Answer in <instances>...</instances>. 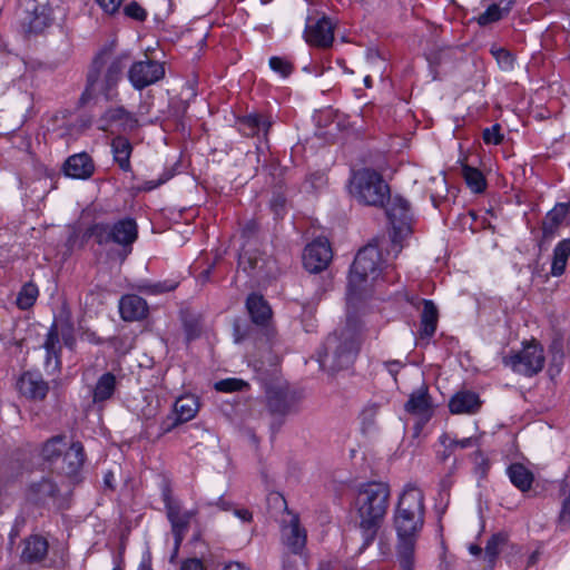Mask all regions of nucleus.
<instances>
[{
	"mask_svg": "<svg viewBox=\"0 0 570 570\" xmlns=\"http://www.w3.org/2000/svg\"><path fill=\"white\" fill-rule=\"evenodd\" d=\"M304 38L309 46L327 49L334 41V24L330 18H308L304 30Z\"/></svg>",
	"mask_w": 570,
	"mask_h": 570,
	"instance_id": "15",
	"label": "nucleus"
},
{
	"mask_svg": "<svg viewBox=\"0 0 570 570\" xmlns=\"http://www.w3.org/2000/svg\"><path fill=\"white\" fill-rule=\"evenodd\" d=\"M420 337L430 340L438 327L439 311L431 299H422Z\"/></svg>",
	"mask_w": 570,
	"mask_h": 570,
	"instance_id": "27",
	"label": "nucleus"
},
{
	"mask_svg": "<svg viewBox=\"0 0 570 570\" xmlns=\"http://www.w3.org/2000/svg\"><path fill=\"white\" fill-rule=\"evenodd\" d=\"M385 213L393 228V243H400L412 233V212L410 203L400 195L391 196L385 203Z\"/></svg>",
	"mask_w": 570,
	"mask_h": 570,
	"instance_id": "11",
	"label": "nucleus"
},
{
	"mask_svg": "<svg viewBox=\"0 0 570 570\" xmlns=\"http://www.w3.org/2000/svg\"><path fill=\"white\" fill-rule=\"evenodd\" d=\"M114 481H115V476H114V473L111 471H108L105 476H104V483L107 488H109L110 490H114L115 489V484H114Z\"/></svg>",
	"mask_w": 570,
	"mask_h": 570,
	"instance_id": "64",
	"label": "nucleus"
},
{
	"mask_svg": "<svg viewBox=\"0 0 570 570\" xmlns=\"http://www.w3.org/2000/svg\"><path fill=\"white\" fill-rule=\"evenodd\" d=\"M177 285L178 284L176 282H170V281L149 283V284L141 285L140 291H142L146 294L157 295V294L174 291L177 287Z\"/></svg>",
	"mask_w": 570,
	"mask_h": 570,
	"instance_id": "45",
	"label": "nucleus"
},
{
	"mask_svg": "<svg viewBox=\"0 0 570 570\" xmlns=\"http://www.w3.org/2000/svg\"><path fill=\"white\" fill-rule=\"evenodd\" d=\"M507 474L511 483L521 492L529 491L534 481L533 473L522 463L510 464L507 469Z\"/></svg>",
	"mask_w": 570,
	"mask_h": 570,
	"instance_id": "29",
	"label": "nucleus"
},
{
	"mask_svg": "<svg viewBox=\"0 0 570 570\" xmlns=\"http://www.w3.org/2000/svg\"><path fill=\"white\" fill-rule=\"evenodd\" d=\"M170 177H171V176H170V174H168V173H164V174L160 176V178H159V179H157V180H148V181H146V183H145V185H144V189H145V190H148V191H149V190H153V189H155V188L159 187L160 185L165 184L166 181H168V180L170 179Z\"/></svg>",
	"mask_w": 570,
	"mask_h": 570,
	"instance_id": "56",
	"label": "nucleus"
},
{
	"mask_svg": "<svg viewBox=\"0 0 570 570\" xmlns=\"http://www.w3.org/2000/svg\"><path fill=\"white\" fill-rule=\"evenodd\" d=\"M26 523L27 519L22 513L16 517L9 533V540L11 544H13L16 539L20 535L22 529L26 527Z\"/></svg>",
	"mask_w": 570,
	"mask_h": 570,
	"instance_id": "50",
	"label": "nucleus"
},
{
	"mask_svg": "<svg viewBox=\"0 0 570 570\" xmlns=\"http://www.w3.org/2000/svg\"><path fill=\"white\" fill-rule=\"evenodd\" d=\"M324 358L322 364L331 363L333 370L348 367L358 352V343L350 331H343L341 335H330L324 345Z\"/></svg>",
	"mask_w": 570,
	"mask_h": 570,
	"instance_id": "8",
	"label": "nucleus"
},
{
	"mask_svg": "<svg viewBox=\"0 0 570 570\" xmlns=\"http://www.w3.org/2000/svg\"><path fill=\"white\" fill-rule=\"evenodd\" d=\"M491 53L497 59L499 66L502 69H504V70L512 69L514 59L509 50H507L504 48H492Z\"/></svg>",
	"mask_w": 570,
	"mask_h": 570,
	"instance_id": "46",
	"label": "nucleus"
},
{
	"mask_svg": "<svg viewBox=\"0 0 570 570\" xmlns=\"http://www.w3.org/2000/svg\"><path fill=\"white\" fill-rule=\"evenodd\" d=\"M58 322L59 336L62 338L63 344L73 350L76 346V336L73 324L69 317L60 318Z\"/></svg>",
	"mask_w": 570,
	"mask_h": 570,
	"instance_id": "41",
	"label": "nucleus"
},
{
	"mask_svg": "<svg viewBox=\"0 0 570 570\" xmlns=\"http://www.w3.org/2000/svg\"><path fill=\"white\" fill-rule=\"evenodd\" d=\"M183 327L188 342L198 338L203 330L199 317L194 315H185L183 317Z\"/></svg>",
	"mask_w": 570,
	"mask_h": 570,
	"instance_id": "43",
	"label": "nucleus"
},
{
	"mask_svg": "<svg viewBox=\"0 0 570 570\" xmlns=\"http://www.w3.org/2000/svg\"><path fill=\"white\" fill-rule=\"evenodd\" d=\"M401 570H414V557H397Z\"/></svg>",
	"mask_w": 570,
	"mask_h": 570,
	"instance_id": "59",
	"label": "nucleus"
},
{
	"mask_svg": "<svg viewBox=\"0 0 570 570\" xmlns=\"http://www.w3.org/2000/svg\"><path fill=\"white\" fill-rule=\"evenodd\" d=\"M66 445V435H53L42 443L40 458L42 461L53 464L62 455Z\"/></svg>",
	"mask_w": 570,
	"mask_h": 570,
	"instance_id": "30",
	"label": "nucleus"
},
{
	"mask_svg": "<svg viewBox=\"0 0 570 570\" xmlns=\"http://www.w3.org/2000/svg\"><path fill=\"white\" fill-rule=\"evenodd\" d=\"M453 484L452 472L446 474L440 482L441 491L449 492Z\"/></svg>",
	"mask_w": 570,
	"mask_h": 570,
	"instance_id": "61",
	"label": "nucleus"
},
{
	"mask_svg": "<svg viewBox=\"0 0 570 570\" xmlns=\"http://www.w3.org/2000/svg\"><path fill=\"white\" fill-rule=\"evenodd\" d=\"M161 499L166 510V517L170 523L171 533L174 535V550L171 561L177 557L181 542L184 541L191 519L196 515L195 510L184 511L181 504L173 495L170 482L164 480L160 485Z\"/></svg>",
	"mask_w": 570,
	"mask_h": 570,
	"instance_id": "7",
	"label": "nucleus"
},
{
	"mask_svg": "<svg viewBox=\"0 0 570 570\" xmlns=\"http://www.w3.org/2000/svg\"><path fill=\"white\" fill-rule=\"evenodd\" d=\"M238 267L258 282L274 278L278 274L275 258L261 252L252 242L244 245L238 256Z\"/></svg>",
	"mask_w": 570,
	"mask_h": 570,
	"instance_id": "9",
	"label": "nucleus"
},
{
	"mask_svg": "<svg viewBox=\"0 0 570 570\" xmlns=\"http://www.w3.org/2000/svg\"><path fill=\"white\" fill-rule=\"evenodd\" d=\"M238 126L243 135L253 137L258 135L261 130H264L266 134L272 124L259 114H250L239 118Z\"/></svg>",
	"mask_w": 570,
	"mask_h": 570,
	"instance_id": "31",
	"label": "nucleus"
},
{
	"mask_svg": "<svg viewBox=\"0 0 570 570\" xmlns=\"http://www.w3.org/2000/svg\"><path fill=\"white\" fill-rule=\"evenodd\" d=\"M386 367L389 372L395 376L399 373L400 368L402 367V364L399 361H390L386 362Z\"/></svg>",
	"mask_w": 570,
	"mask_h": 570,
	"instance_id": "62",
	"label": "nucleus"
},
{
	"mask_svg": "<svg viewBox=\"0 0 570 570\" xmlns=\"http://www.w3.org/2000/svg\"><path fill=\"white\" fill-rule=\"evenodd\" d=\"M482 138L487 145H500L503 140L501 126L499 124H494L493 126L483 129Z\"/></svg>",
	"mask_w": 570,
	"mask_h": 570,
	"instance_id": "48",
	"label": "nucleus"
},
{
	"mask_svg": "<svg viewBox=\"0 0 570 570\" xmlns=\"http://www.w3.org/2000/svg\"><path fill=\"white\" fill-rule=\"evenodd\" d=\"M59 331H58V322H53L50 326L47 338L45 341L43 347L47 351L48 356L59 357L61 352V346L59 345Z\"/></svg>",
	"mask_w": 570,
	"mask_h": 570,
	"instance_id": "42",
	"label": "nucleus"
},
{
	"mask_svg": "<svg viewBox=\"0 0 570 570\" xmlns=\"http://www.w3.org/2000/svg\"><path fill=\"white\" fill-rule=\"evenodd\" d=\"M570 256V239H562L553 249V259L551 264L552 276H561L567 266Z\"/></svg>",
	"mask_w": 570,
	"mask_h": 570,
	"instance_id": "35",
	"label": "nucleus"
},
{
	"mask_svg": "<svg viewBox=\"0 0 570 570\" xmlns=\"http://www.w3.org/2000/svg\"><path fill=\"white\" fill-rule=\"evenodd\" d=\"M267 407L272 415L284 417L295 412L301 395L288 385L271 386L266 391Z\"/></svg>",
	"mask_w": 570,
	"mask_h": 570,
	"instance_id": "12",
	"label": "nucleus"
},
{
	"mask_svg": "<svg viewBox=\"0 0 570 570\" xmlns=\"http://www.w3.org/2000/svg\"><path fill=\"white\" fill-rule=\"evenodd\" d=\"M404 410L426 423L433 415V406L431 396L429 394V387L422 384L417 390L413 391L407 402L404 405Z\"/></svg>",
	"mask_w": 570,
	"mask_h": 570,
	"instance_id": "18",
	"label": "nucleus"
},
{
	"mask_svg": "<svg viewBox=\"0 0 570 570\" xmlns=\"http://www.w3.org/2000/svg\"><path fill=\"white\" fill-rule=\"evenodd\" d=\"M480 395L470 390L458 391L449 401V410L452 414L472 415L482 406Z\"/></svg>",
	"mask_w": 570,
	"mask_h": 570,
	"instance_id": "20",
	"label": "nucleus"
},
{
	"mask_svg": "<svg viewBox=\"0 0 570 570\" xmlns=\"http://www.w3.org/2000/svg\"><path fill=\"white\" fill-rule=\"evenodd\" d=\"M462 177L473 193H483L487 188L484 175L478 168L469 165L462 166Z\"/></svg>",
	"mask_w": 570,
	"mask_h": 570,
	"instance_id": "37",
	"label": "nucleus"
},
{
	"mask_svg": "<svg viewBox=\"0 0 570 570\" xmlns=\"http://www.w3.org/2000/svg\"><path fill=\"white\" fill-rule=\"evenodd\" d=\"M332 256L330 243L326 239H316L305 247L303 265L309 273H320L327 267Z\"/></svg>",
	"mask_w": 570,
	"mask_h": 570,
	"instance_id": "16",
	"label": "nucleus"
},
{
	"mask_svg": "<svg viewBox=\"0 0 570 570\" xmlns=\"http://www.w3.org/2000/svg\"><path fill=\"white\" fill-rule=\"evenodd\" d=\"M350 193L360 203L372 207H384L391 189L383 176L372 168L353 173Z\"/></svg>",
	"mask_w": 570,
	"mask_h": 570,
	"instance_id": "6",
	"label": "nucleus"
},
{
	"mask_svg": "<svg viewBox=\"0 0 570 570\" xmlns=\"http://www.w3.org/2000/svg\"><path fill=\"white\" fill-rule=\"evenodd\" d=\"M85 236L95 238L100 246L116 245V256L122 263L131 254L138 238V225L132 217H124L114 223H96L87 228Z\"/></svg>",
	"mask_w": 570,
	"mask_h": 570,
	"instance_id": "3",
	"label": "nucleus"
},
{
	"mask_svg": "<svg viewBox=\"0 0 570 570\" xmlns=\"http://www.w3.org/2000/svg\"><path fill=\"white\" fill-rule=\"evenodd\" d=\"M60 489L51 476L32 481L24 490L26 501L37 507H45L58 498Z\"/></svg>",
	"mask_w": 570,
	"mask_h": 570,
	"instance_id": "17",
	"label": "nucleus"
},
{
	"mask_svg": "<svg viewBox=\"0 0 570 570\" xmlns=\"http://www.w3.org/2000/svg\"><path fill=\"white\" fill-rule=\"evenodd\" d=\"M568 214V205L558 204L552 210H550L542 222V235L543 238H552Z\"/></svg>",
	"mask_w": 570,
	"mask_h": 570,
	"instance_id": "32",
	"label": "nucleus"
},
{
	"mask_svg": "<svg viewBox=\"0 0 570 570\" xmlns=\"http://www.w3.org/2000/svg\"><path fill=\"white\" fill-rule=\"evenodd\" d=\"M104 119L108 125H116L120 129L131 128L135 122L131 114H129L124 107L108 109L104 115Z\"/></svg>",
	"mask_w": 570,
	"mask_h": 570,
	"instance_id": "36",
	"label": "nucleus"
},
{
	"mask_svg": "<svg viewBox=\"0 0 570 570\" xmlns=\"http://www.w3.org/2000/svg\"><path fill=\"white\" fill-rule=\"evenodd\" d=\"M127 56L112 57L111 51L102 49L94 59L87 76V88L82 96L101 92L106 96L122 78Z\"/></svg>",
	"mask_w": 570,
	"mask_h": 570,
	"instance_id": "5",
	"label": "nucleus"
},
{
	"mask_svg": "<svg viewBox=\"0 0 570 570\" xmlns=\"http://www.w3.org/2000/svg\"><path fill=\"white\" fill-rule=\"evenodd\" d=\"M106 13L112 14L118 11L124 0H96Z\"/></svg>",
	"mask_w": 570,
	"mask_h": 570,
	"instance_id": "53",
	"label": "nucleus"
},
{
	"mask_svg": "<svg viewBox=\"0 0 570 570\" xmlns=\"http://www.w3.org/2000/svg\"><path fill=\"white\" fill-rule=\"evenodd\" d=\"M246 387H248V384L245 381L234 377L220 380L215 383V390L224 393L243 391Z\"/></svg>",
	"mask_w": 570,
	"mask_h": 570,
	"instance_id": "44",
	"label": "nucleus"
},
{
	"mask_svg": "<svg viewBox=\"0 0 570 570\" xmlns=\"http://www.w3.org/2000/svg\"><path fill=\"white\" fill-rule=\"evenodd\" d=\"M63 171L66 176L75 179H88L95 171V165L88 154H75L65 161Z\"/></svg>",
	"mask_w": 570,
	"mask_h": 570,
	"instance_id": "22",
	"label": "nucleus"
},
{
	"mask_svg": "<svg viewBox=\"0 0 570 570\" xmlns=\"http://www.w3.org/2000/svg\"><path fill=\"white\" fill-rule=\"evenodd\" d=\"M507 541L508 535L502 532L491 535L485 546V557L489 559V562L495 560Z\"/></svg>",
	"mask_w": 570,
	"mask_h": 570,
	"instance_id": "40",
	"label": "nucleus"
},
{
	"mask_svg": "<svg viewBox=\"0 0 570 570\" xmlns=\"http://www.w3.org/2000/svg\"><path fill=\"white\" fill-rule=\"evenodd\" d=\"M546 363L544 350L535 341L524 343L518 352H511L503 357V364L510 367L514 373L532 377L540 373Z\"/></svg>",
	"mask_w": 570,
	"mask_h": 570,
	"instance_id": "10",
	"label": "nucleus"
},
{
	"mask_svg": "<svg viewBox=\"0 0 570 570\" xmlns=\"http://www.w3.org/2000/svg\"><path fill=\"white\" fill-rule=\"evenodd\" d=\"M382 255L374 245H367L358 250L351 266L347 301L354 303L365 296L370 279L375 281L382 271Z\"/></svg>",
	"mask_w": 570,
	"mask_h": 570,
	"instance_id": "4",
	"label": "nucleus"
},
{
	"mask_svg": "<svg viewBox=\"0 0 570 570\" xmlns=\"http://www.w3.org/2000/svg\"><path fill=\"white\" fill-rule=\"evenodd\" d=\"M234 514L239 518L243 522H250L253 520V513L248 509L234 508Z\"/></svg>",
	"mask_w": 570,
	"mask_h": 570,
	"instance_id": "57",
	"label": "nucleus"
},
{
	"mask_svg": "<svg viewBox=\"0 0 570 570\" xmlns=\"http://www.w3.org/2000/svg\"><path fill=\"white\" fill-rule=\"evenodd\" d=\"M220 570H250L246 564L238 561L226 563Z\"/></svg>",
	"mask_w": 570,
	"mask_h": 570,
	"instance_id": "60",
	"label": "nucleus"
},
{
	"mask_svg": "<svg viewBox=\"0 0 570 570\" xmlns=\"http://www.w3.org/2000/svg\"><path fill=\"white\" fill-rule=\"evenodd\" d=\"M510 11V3L505 8H500L499 4L493 3L488 7V9L481 13L476 21L480 26H488L492 22H497L500 19H502L504 13H508Z\"/></svg>",
	"mask_w": 570,
	"mask_h": 570,
	"instance_id": "39",
	"label": "nucleus"
},
{
	"mask_svg": "<svg viewBox=\"0 0 570 570\" xmlns=\"http://www.w3.org/2000/svg\"><path fill=\"white\" fill-rule=\"evenodd\" d=\"M570 256V239H562L553 249V259L551 264L552 276H561L567 266Z\"/></svg>",
	"mask_w": 570,
	"mask_h": 570,
	"instance_id": "34",
	"label": "nucleus"
},
{
	"mask_svg": "<svg viewBox=\"0 0 570 570\" xmlns=\"http://www.w3.org/2000/svg\"><path fill=\"white\" fill-rule=\"evenodd\" d=\"M246 308L253 323L266 325L272 317V308L259 294L252 293L246 299Z\"/></svg>",
	"mask_w": 570,
	"mask_h": 570,
	"instance_id": "26",
	"label": "nucleus"
},
{
	"mask_svg": "<svg viewBox=\"0 0 570 570\" xmlns=\"http://www.w3.org/2000/svg\"><path fill=\"white\" fill-rule=\"evenodd\" d=\"M479 442L475 438H464L462 440H449L448 449L454 450L455 448L466 449L478 446Z\"/></svg>",
	"mask_w": 570,
	"mask_h": 570,
	"instance_id": "52",
	"label": "nucleus"
},
{
	"mask_svg": "<svg viewBox=\"0 0 570 570\" xmlns=\"http://www.w3.org/2000/svg\"><path fill=\"white\" fill-rule=\"evenodd\" d=\"M111 150L115 163L119 168L125 171H131L130 157L132 153V145L122 136H117L111 140Z\"/></svg>",
	"mask_w": 570,
	"mask_h": 570,
	"instance_id": "28",
	"label": "nucleus"
},
{
	"mask_svg": "<svg viewBox=\"0 0 570 570\" xmlns=\"http://www.w3.org/2000/svg\"><path fill=\"white\" fill-rule=\"evenodd\" d=\"M269 67L273 71L279 73L282 77H287L293 71V66L289 61L282 57H271Z\"/></svg>",
	"mask_w": 570,
	"mask_h": 570,
	"instance_id": "47",
	"label": "nucleus"
},
{
	"mask_svg": "<svg viewBox=\"0 0 570 570\" xmlns=\"http://www.w3.org/2000/svg\"><path fill=\"white\" fill-rule=\"evenodd\" d=\"M17 386L23 396L35 401L45 400L49 391V385L41 374L35 372H24L19 377Z\"/></svg>",
	"mask_w": 570,
	"mask_h": 570,
	"instance_id": "19",
	"label": "nucleus"
},
{
	"mask_svg": "<svg viewBox=\"0 0 570 570\" xmlns=\"http://www.w3.org/2000/svg\"><path fill=\"white\" fill-rule=\"evenodd\" d=\"M390 494V487L383 482H368L360 487L355 504L362 550L374 542L389 508Z\"/></svg>",
	"mask_w": 570,
	"mask_h": 570,
	"instance_id": "2",
	"label": "nucleus"
},
{
	"mask_svg": "<svg viewBox=\"0 0 570 570\" xmlns=\"http://www.w3.org/2000/svg\"><path fill=\"white\" fill-rule=\"evenodd\" d=\"M215 505H217L223 511H230V510L234 509L233 508V503L229 502L228 500L224 499V498H219L216 501Z\"/></svg>",
	"mask_w": 570,
	"mask_h": 570,
	"instance_id": "63",
	"label": "nucleus"
},
{
	"mask_svg": "<svg viewBox=\"0 0 570 570\" xmlns=\"http://www.w3.org/2000/svg\"><path fill=\"white\" fill-rule=\"evenodd\" d=\"M48 541L39 535L33 534L23 541L21 560L26 563H37L45 560L48 554Z\"/></svg>",
	"mask_w": 570,
	"mask_h": 570,
	"instance_id": "25",
	"label": "nucleus"
},
{
	"mask_svg": "<svg viewBox=\"0 0 570 570\" xmlns=\"http://www.w3.org/2000/svg\"><path fill=\"white\" fill-rule=\"evenodd\" d=\"M125 13L137 21H144L147 18L146 10L136 1H132L125 7Z\"/></svg>",
	"mask_w": 570,
	"mask_h": 570,
	"instance_id": "49",
	"label": "nucleus"
},
{
	"mask_svg": "<svg viewBox=\"0 0 570 570\" xmlns=\"http://www.w3.org/2000/svg\"><path fill=\"white\" fill-rule=\"evenodd\" d=\"M199 410L198 399L195 395H184L176 400L174 409L160 423L163 434L171 432L178 425L193 420Z\"/></svg>",
	"mask_w": 570,
	"mask_h": 570,
	"instance_id": "13",
	"label": "nucleus"
},
{
	"mask_svg": "<svg viewBox=\"0 0 570 570\" xmlns=\"http://www.w3.org/2000/svg\"><path fill=\"white\" fill-rule=\"evenodd\" d=\"M180 570H204V564L200 559L189 558L181 563Z\"/></svg>",
	"mask_w": 570,
	"mask_h": 570,
	"instance_id": "54",
	"label": "nucleus"
},
{
	"mask_svg": "<svg viewBox=\"0 0 570 570\" xmlns=\"http://www.w3.org/2000/svg\"><path fill=\"white\" fill-rule=\"evenodd\" d=\"M284 544L295 554L303 551L306 544V531L301 528L298 515H292L288 524L282 528Z\"/></svg>",
	"mask_w": 570,
	"mask_h": 570,
	"instance_id": "23",
	"label": "nucleus"
},
{
	"mask_svg": "<svg viewBox=\"0 0 570 570\" xmlns=\"http://www.w3.org/2000/svg\"><path fill=\"white\" fill-rule=\"evenodd\" d=\"M272 208L274 210V213L279 216L282 214V210L284 208V205H285V199L283 196L281 195H277L273 198L272 200Z\"/></svg>",
	"mask_w": 570,
	"mask_h": 570,
	"instance_id": "58",
	"label": "nucleus"
},
{
	"mask_svg": "<svg viewBox=\"0 0 570 570\" xmlns=\"http://www.w3.org/2000/svg\"><path fill=\"white\" fill-rule=\"evenodd\" d=\"M439 570H454V559L446 554L445 548L440 558Z\"/></svg>",
	"mask_w": 570,
	"mask_h": 570,
	"instance_id": "55",
	"label": "nucleus"
},
{
	"mask_svg": "<svg viewBox=\"0 0 570 570\" xmlns=\"http://www.w3.org/2000/svg\"><path fill=\"white\" fill-rule=\"evenodd\" d=\"M116 390V376L108 372L102 374L94 389L92 401L94 403H101L109 400Z\"/></svg>",
	"mask_w": 570,
	"mask_h": 570,
	"instance_id": "33",
	"label": "nucleus"
},
{
	"mask_svg": "<svg viewBox=\"0 0 570 570\" xmlns=\"http://www.w3.org/2000/svg\"><path fill=\"white\" fill-rule=\"evenodd\" d=\"M165 76V67L156 60H141L132 63L128 71V78L135 89L141 90Z\"/></svg>",
	"mask_w": 570,
	"mask_h": 570,
	"instance_id": "14",
	"label": "nucleus"
},
{
	"mask_svg": "<svg viewBox=\"0 0 570 570\" xmlns=\"http://www.w3.org/2000/svg\"><path fill=\"white\" fill-rule=\"evenodd\" d=\"M119 312L125 321H139L147 316V302L135 294L125 295L119 302Z\"/></svg>",
	"mask_w": 570,
	"mask_h": 570,
	"instance_id": "24",
	"label": "nucleus"
},
{
	"mask_svg": "<svg viewBox=\"0 0 570 570\" xmlns=\"http://www.w3.org/2000/svg\"><path fill=\"white\" fill-rule=\"evenodd\" d=\"M379 413V405L375 403L367 404L361 412L363 423L372 424Z\"/></svg>",
	"mask_w": 570,
	"mask_h": 570,
	"instance_id": "51",
	"label": "nucleus"
},
{
	"mask_svg": "<svg viewBox=\"0 0 570 570\" xmlns=\"http://www.w3.org/2000/svg\"><path fill=\"white\" fill-rule=\"evenodd\" d=\"M39 295L38 287L32 283H27L22 286L21 291L17 296V305L20 309H28L37 301Z\"/></svg>",
	"mask_w": 570,
	"mask_h": 570,
	"instance_id": "38",
	"label": "nucleus"
},
{
	"mask_svg": "<svg viewBox=\"0 0 570 570\" xmlns=\"http://www.w3.org/2000/svg\"><path fill=\"white\" fill-rule=\"evenodd\" d=\"M424 495L415 487H406L393 515L396 532V556L414 557L416 542L424 524Z\"/></svg>",
	"mask_w": 570,
	"mask_h": 570,
	"instance_id": "1",
	"label": "nucleus"
},
{
	"mask_svg": "<svg viewBox=\"0 0 570 570\" xmlns=\"http://www.w3.org/2000/svg\"><path fill=\"white\" fill-rule=\"evenodd\" d=\"M86 460L85 449L81 442H72L62 453L60 473L73 478L79 474Z\"/></svg>",
	"mask_w": 570,
	"mask_h": 570,
	"instance_id": "21",
	"label": "nucleus"
}]
</instances>
